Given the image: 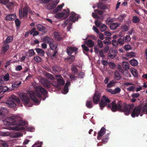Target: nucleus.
Wrapping results in <instances>:
<instances>
[{"label": "nucleus", "mask_w": 147, "mask_h": 147, "mask_svg": "<svg viewBox=\"0 0 147 147\" xmlns=\"http://www.w3.org/2000/svg\"><path fill=\"white\" fill-rule=\"evenodd\" d=\"M53 70L55 72H59L61 70L60 68L57 66L55 65L53 66L52 67Z\"/></svg>", "instance_id": "39"}, {"label": "nucleus", "mask_w": 147, "mask_h": 147, "mask_svg": "<svg viewBox=\"0 0 147 147\" xmlns=\"http://www.w3.org/2000/svg\"><path fill=\"white\" fill-rule=\"evenodd\" d=\"M58 2V1H55L49 3L47 7L48 9L50 10L54 9L56 7Z\"/></svg>", "instance_id": "17"}, {"label": "nucleus", "mask_w": 147, "mask_h": 147, "mask_svg": "<svg viewBox=\"0 0 147 147\" xmlns=\"http://www.w3.org/2000/svg\"><path fill=\"white\" fill-rule=\"evenodd\" d=\"M117 55V52L115 50L110 49L108 53V58L109 59H113Z\"/></svg>", "instance_id": "12"}, {"label": "nucleus", "mask_w": 147, "mask_h": 147, "mask_svg": "<svg viewBox=\"0 0 147 147\" xmlns=\"http://www.w3.org/2000/svg\"><path fill=\"white\" fill-rule=\"evenodd\" d=\"M19 15L20 18L22 19V18H26L28 16V12L31 13V11L29 10V8L27 6H25L23 9V10L21 9H19Z\"/></svg>", "instance_id": "6"}, {"label": "nucleus", "mask_w": 147, "mask_h": 147, "mask_svg": "<svg viewBox=\"0 0 147 147\" xmlns=\"http://www.w3.org/2000/svg\"><path fill=\"white\" fill-rule=\"evenodd\" d=\"M80 17L79 15H77L74 12H72L71 13V16L69 17V20L71 22H75L76 20L77 21L78 18Z\"/></svg>", "instance_id": "14"}, {"label": "nucleus", "mask_w": 147, "mask_h": 147, "mask_svg": "<svg viewBox=\"0 0 147 147\" xmlns=\"http://www.w3.org/2000/svg\"><path fill=\"white\" fill-rule=\"evenodd\" d=\"M15 22L16 27H19L20 26L21 24V22L20 20L18 18L16 19L15 21Z\"/></svg>", "instance_id": "53"}, {"label": "nucleus", "mask_w": 147, "mask_h": 147, "mask_svg": "<svg viewBox=\"0 0 147 147\" xmlns=\"http://www.w3.org/2000/svg\"><path fill=\"white\" fill-rule=\"evenodd\" d=\"M112 44H113V47H117L118 46V40L117 41L115 39H113L112 41Z\"/></svg>", "instance_id": "56"}, {"label": "nucleus", "mask_w": 147, "mask_h": 147, "mask_svg": "<svg viewBox=\"0 0 147 147\" xmlns=\"http://www.w3.org/2000/svg\"><path fill=\"white\" fill-rule=\"evenodd\" d=\"M106 131V129L104 127H102L100 131L98 133V136L97 139L98 140L100 139L105 134Z\"/></svg>", "instance_id": "16"}, {"label": "nucleus", "mask_w": 147, "mask_h": 147, "mask_svg": "<svg viewBox=\"0 0 147 147\" xmlns=\"http://www.w3.org/2000/svg\"><path fill=\"white\" fill-rule=\"evenodd\" d=\"M36 52L40 55L43 56L45 54V51L42 49L39 48H36L35 49Z\"/></svg>", "instance_id": "26"}, {"label": "nucleus", "mask_w": 147, "mask_h": 147, "mask_svg": "<svg viewBox=\"0 0 147 147\" xmlns=\"http://www.w3.org/2000/svg\"><path fill=\"white\" fill-rule=\"evenodd\" d=\"M115 82L113 80H112L110 81L107 85V88H111L113 86H114Z\"/></svg>", "instance_id": "46"}, {"label": "nucleus", "mask_w": 147, "mask_h": 147, "mask_svg": "<svg viewBox=\"0 0 147 147\" xmlns=\"http://www.w3.org/2000/svg\"><path fill=\"white\" fill-rule=\"evenodd\" d=\"M130 64L132 66H137L138 64L137 61L134 59L130 60L129 61Z\"/></svg>", "instance_id": "29"}, {"label": "nucleus", "mask_w": 147, "mask_h": 147, "mask_svg": "<svg viewBox=\"0 0 147 147\" xmlns=\"http://www.w3.org/2000/svg\"><path fill=\"white\" fill-rule=\"evenodd\" d=\"M49 45L51 50L53 51L58 50V43L57 42L53 40Z\"/></svg>", "instance_id": "15"}, {"label": "nucleus", "mask_w": 147, "mask_h": 147, "mask_svg": "<svg viewBox=\"0 0 147 147\" xmlns=\"http://www.w3.org/2000/svg\"><path fill=\"white\" fill-rule=\"evenodd\" d=\"M129 63L127 62H123L122 63V67L125 70H127L129 69Z\"/></svg>", "instance_id": "30"}, {"label": "nucleus", "mask_w": 147, "mask_h": 147, "mask_svg": "<svg viewBox=\"0 0 147 147\" xmlns=\"http://www.w3.org/2000/svg\"><path fill=\"white\" fill-rule=\"evenodd\" d=\"M20 99L16 96L14 95L11 96L9 100L6 102L7 105L9 107H14L16 106V103H20Z\"/></svg>", "instance_id": "4"}, {"label": "nucleus", "mask_w": 147, "mask_h": 147, "mask_svg": "<svg viewBox=\"0 0 147 147\" xmlns=\"http://www.w3.org/2000/svg\"><path fill=\"white\" fill-rule=\"evenodd\" d=\"M5 124L9 125H16V129L18 130H21L25 129L24 127L27 124L24 121L20 120V118L18 116H13L11 117L7 118L4 121Z\"/></svg>", "instance_id": "2"}, {"label": "nucleus", "mask_w": 147, "mask_h": 147, "mask_svg": "<svg viewBox=\"0 0 147 147\" xmlns=\"http://www.w3.org/2000/svg\"><path fill=\"white\" fill-rule=\"evenodd\" d=\"M142 112H146L147 114V105L146 104H145L143 106Z\"/></svg>", "instance_id": "61"}, {"label": "nucleus", "mask_w": 147, "mask_h": 147, "mask_svg": "<svg viewBox=\"0 0 147 147\" xmlns=\"http://www.w3.org/2000/svg\"><path fill=\"white\" fill-rule=\"evenodd\" d=\"M0 112L6 115L8 113V111L5 108L1 107H0Z\"/></svg>", "instance_id": "36"}, {"label": "nucleus", "mask_w": 147, "mask_h": 147, "mask_svg": "<svg viewBox=\"0 0 147 147\" xmlns=\"http://www.w3.org/2000/svg\"><path fill=\"white\" fill-rule=\"evenodd\" d=\"M75 59V56L74 55H69L68 56L65 58V60L67 61L69 64H70L74 61Z\"/></svg>", "instance_id": "19"}, {"label": "nucleus", "mask_w": 147, "mask_h": 147, "mask_svg": "<svg viewBox=\"0 0 147 147\" xmlns=\"http://www.w3.org/2000/svg\"><path fill=\"white\" fill-rule=\"evenodd\" d=\"M132 22L134 23H138L140 22V18L137 16H134L132 18Z\"/></svg>", "instance_id": "31"}, {"label": "nucleus", "mask_w": 147, "mask_h": 147, "mask_svg": "<svg viewBox=\"0 0 147 147\" xmlns=\"http://www.w3.org/2000/svg\"><path fill=\"white\" fill-rule=\"evenodd\" d=\"M85 44L87 45L90 48L93 47L94 45V43L91 39L88 40Z\"/></svg>", "instance_id": "25"}, {"label": "nucleus", "mask_w": 147, "mask_h": 147, "mask_svg": "<svg viewBox=\"0 0 147 147\" xmlns=\"http://www.w3.org/2000/svg\"><path fill=\"white\" fill-rule=\"evenodd\" d=\"M78 49L75 47H68L67 49V53L68 55H70L74 52L76 54L77 53Z\"/></svg>", "instance_id": "13"}, {"label": "nucleus", "mask_w": 147, "mask_h": 147, "mask_svg": "<svg viewBox=\"0 0 147 147\" xmlns=\"http://www.w3.org/2000/svg\"><path fill=\"white\" fill-rule=\"evenodd\" d=\"M92 15L93 17L95 19H98L100 18L97 15V14L94 13H92Z\"/></svg>", "instance_id": "64"}, {"label": "nucleus", "mask_w": 147, "mask_h": 147, "mask_svg": "<svg viewBox=\"0 0 147 147\" xmlns=\"http://www.w3.org/2000/svg\"><path fill=\"white\" fill-rule=\"evenodd\" d=\"M116 104L115 101H113L111 105L108 104V107L110 108L113 112H115L118 110H122L124 112L125 115H128L130 113V109L127 105H125L123 108V104L121 101H119Z\"/></svg>", "instance_id": "3"}, {"label": "nucleus", "mask_w": 147, "mask_h": 147, "mask_svg": "<svg viewBox=\"0 0 147 147\" xmlns=\"http://www.w3.org/2000/svg\"><path fill=\"white\" fill-rule=\"evenodd\" d=\"M131 73L134 76L137 77L138 76V73L135 69L132 70Z\"/></svg>", "instance_id": "59"}, {"label": "nucleus", "mask_w": 147, "mask_h": 147, "mask_svg": "<svg viewBox=\"0 0 147 147\" xmlns=\"http://www.w3.org/2000/svg\"><path fill=\"white\" fill-rule=\"evenodd\" d=\"M117 40L118 45L119 44L120 45H123L124 43L125 40H124L123 38H119Z\"/></svg>", "instance_id": "40"}, {"label": "nucleus", "mask_w": 147, "mask_h": 147, "mask_svg": "<svg viewBox=\"0 0 147 147\" xmlns=\"http://www.w3.org/2000/svg\"><path fill=\"white\" fill-rule=\"evenodd\" d=\"M34 59V60L37 63H39L42 60V59L40 57L37 56H35Z\"/></svg>", "instance_id": "50"}, {"label": "nucleus", "mask_w": 147, "mask_h": 147, "mask_svg": "<svg viewBox=\"0 0 147 147\" xmlns=\"http://www.w3.org/2000/svg\"><path fill=\"white\" fill-rule=\"evenodd\" d=\"M9 89L7 86H0V94H2L5 92L8 91Z\"/></svg>", "instance_id": "22"}, {"label": "nucleus", "mask_w": 147, "mask_h": 147, "mask_svg": "<svg viewBox=\"0 0 147 147\" xmlns=\"http://www.w3.org/2000/svg\"><path fill=\"white\" fill-rule=\"evenodd\" d=\"M120 25V24L117 23H113L110 24V28L112 30L116 29L117 27L119 26Z\"/></svg>", "instance_id": "23"}, {"label": "nucleus", "mask_w": 147, "mask_h": 147, "mask_svg": "<svg viewBox=\"0 0 147 147\" xmlns=\"http://www.w3.org/2000/svg\"><path fill=\"white\" fill-rule=\"evenodd\" d=\"M114 78L116 80H119L121 78V76L119 72L117 70L115 71L114 73Z\"/></svg>", "instance_id": "21"}, {"label": "nucleus", "mask_w": 147, "mask_h": 147, "mask_svg": "<svg viewBox=\"0 0 147 147\" xmlns=\"http://www.w3.org/2000/svg\"><path fill=\"white\" fill-rule=\"evenodd\" d=\"M13 5V3L12 2H9L6 5L7 7L9 9H11L12 8V6Z\"/></svg>", "instance_id": "48"}, {"label": "nucleus", "mask_w": 147, "mask_h": 147, "mask_svg": "<svg viewBox=\"0 0 147 147\" xmlns=\"http://www.w3.org/2000/svg\"><path fill=\"white\" fill-rule=\"evenodd\" d=\"M107 26L104 24H102L100 28V30L101 31L104 32L107 29Z\"/></svg>", "instance_id": "47"}, {"label": "nucleus", "mask_w": 147, "mask_h": 147, "mask_svg": "<svg viewBox=\"0 0 147 147\" xmlns=\"http://www.w3.org/2000/svg\"><path fill=\"white\" fill-rule=\"evenodd\" d=\"M142 108V106L140 105L135 108L131 113L132 117H138L140 113Z\"/></svg>", "instance_id": "9"}, {"label": "nucleus", "mask_w": 147, "mask_h": 147, "mask_svg": "<svg viewBox=\"0 0 147 147\" xmlns=\"http://www.w3.org/2000/svg\"><path fill=\"white\" fill-rule=\"evenodd\" d=\"M13 40V37L11 36H9L4 41V43H7L10 42L12 41Z\"/></svg>", "instance_id": "33"}, {"label": "nucleus", "mask_w": 147, "mask_h": 147, "mask_svg": "<svg viewBox=\"0 0 147 147\" xmlns=\"http://www.w3.org/2000/svg\"><path fill=\"white\" fill-rule=\"evenodd\" d=\"M72 73L74 75H77L78 73V69L75 65L73 66L71 69Z\"/></svg>", "instance_id": "32"}, {"label": "nucleus", "mask_w": 147, "mask_h": 147, "mask_svg": "<svg viewBox=\"0 0 147 147\" xmlns=\"http://www.w3.org/2000/svg\"><path fill=\"white\" fill-rule=\"evenodd\" d=\"M28 53L29 54V57H31L34 56L36 55L35 53L34 52V50L32 49L29 50Z\"/></svg>", "instance_id": "38"}, {"label": "nucleus", "mask_w": 147, "mask_h": 147, "mask_svg": "<svg viewBox=\"0 0 147 147\" xmlns=\"http://www.w3.org/2000/svg\"><path fill=\"white\" fill-rule=\"evenodd\" d=\"M126 16V15L125 14H122L119 16L118 18L119 21H122L124 18Z\"/></svg>", "instance_id": "54"}, {"label": "nucleus", "mask_w": 147, "mask_h": 147, "mask_svg": "<svg viewBox=\"0 0 147 147\" xmlns=\"http://www.w3.org/2000/svg\"><path fill=\"white\" fill-rule=\"evenodd\" d=\"M109 134L108 133L107 134L103 137V138L101 141L102 144H105L108 142V140L109 138Z\"/></svg>", "instance_id": "24"}, {"label": "nucleus", "mask_w": 147, "mask_h": 147, "mask_svg": "<svg viewBox=\"0 0 147 147\" xmlns=\"http://www.w3.org/2000/svg\"><path fill=\"white\" fill-rule=\"evenodd\" d=\"M98 7L100 9H105L107 8V6L104 3L99 2L98 4Z\"/></svg>", "instance_id": "28"}, {"label": "nucleus", "mask_w": 147, "mask_h": 147, "mask_svg": "<svg viewBox=\"0 0 147 147\" xmlns=\"http://www.w3.org/2000/svg\"><path fill=\"white\" fill-rule=\"evenodd\" d=\"M42 40L44 42L48 43L49 44L53 40L51 37L46 36L42 38Z\"/></svg>", "instance_id": "20"}, {"label": "nucleus", "mask_w": 147, "mask_h": 147, "mask_svg": "<svg viewBox=\"0 0 147 147\" xmlns=\"http://www.w3.org/2000/svg\"><path fill=\"white\" fill-rule=\"evenodd\" d=\"M21 84V82H14L12 85V87H17L19 86Z\"/></svg>", "instance_id": "51"}, {"label": "nucleus", "mask_w": 147, "mask_h": 147, "mask_svg": "<svg viewBox=\"0 0 147 147\" xmlns=\"http://www.w3.org/2000/svg\"><path fill=\"white\" fill-rule=\"evenodd\" d=\"M56 78L57 81H53L51 84L55 87L59 88L64 85L65 82L63 78L61 76L57 75Z\"/></svg>", "instance_id": "5"}, {"label": "nucleus", "mask_w": 147, "mask_h": 147, "mask_svg": "<svg viewBox=\"0 0 147 147\" xmlns=\"http://www.w3.org/2000/svg\"><path fill=\"white\" fill-rule=\"evenodd\" d=\"M36 26L38 30L40 31H42L45 29V27L40 24H38Z\"/></svg>", "instance_id": "35"}, {"label": "nucleus", "mask_w": 147, "mask_h": 147, "mask_svg": "<svg viewBox=\"0 0 147 147\" xmlns=\"http://www.w3.org/2000/svg\"><path fill=\"white\" fill-rule=\"evenodd\" d=\"M63 11L65 12H62L57 14L56 15V17L58 19H63L68 17L69 14L70 10L68 9L67 10L64 9Z\"/></svg>", "instance_id": "7"}, {"label": "nucleus", "mask_w": 147, "mask_h": 147, "mask_svg": "<svg viewBox=\"0 0 147 147\" xmlns=\"http://www.w3.org/2000/svg\"><path fill=\"white\" fill-rule=\"evenodd\" d=\"M121 28L122 31L124 32L127 31L129 30V27L125 24L121 26Z\"/></svg>", "instance_id": "37"}, {"label": "nucleus", "mask_w": 147, "mask_h": 147, "mask_svg": "<svg viewBox=\"0 0 147 147\" xmlns=\"http://www.w3.org/2000/svg\"><path fill=\"white\" fill-rule=\"evenodd\" d=\"M3 78L4 81H7L9 80V75L8 73H7L3 76Z\"/></svg>", "instance_id": "57"}, {"label": "nucleus", "mask_w": 147, "mask_h": 147, "mask_svg": "<svg viewBox=\"0 0 147 147\" xmlns=\"http://www.w3.org/2000/svg\"><path fill=\"white\" fill-rule=\"evenodd\" d=\"M121 91V89L119 87H117L115 89L113 90V94H116L119 93Z\"/></svg>", "instance_id": "49"}, {"label": "nucleus", "mask_w": 147, "mask_h": 147, "mask_svg": "<svg viewBox=\"0 0 147 147\" xmlns=\"http://www.w3.org/2000/svg\"><path fill=\"white\" fill-rule=\"evenodd\" d=\"M35 93L32 91H29L27 93H22L20 94V98L26 106L31 107L33 105V104L30 102V97L34 102L37 103L38 102V100L36 96L39 98H40L42 97V95L45 97L47 96L48 92L41 86H37L35 88Z\"/></svg>", "instance_id": "1"}, {"label": "nucleus", "mask_w": 147, "mask_h": 147, "mask_svg": "<svg viewBox=\"0 0 147 147\" xmlns=\"http://www.w3.org/2000/svg\"><path fill=\"white\" fill-rule=\"evenodd\" d=\"M82 47L83 48L84 52V51H85L86 52H88L89 51V49L85 45H82Z\"/></svg>", "instance_id": "55"}, {"label": "nucleus", "mask_w": 147, "mask_h": 147, "mask_svg": "<svg viewBox=\"0 0 147 147\" xmlns=\"http://www.w3.org/2000/svg\"><path fill=\"white\" fill-rule=\"evenodd\" d=\"M16 16L15 14H11L7 15L5 17V19L6 20L12 21L16 19Z\"/></svg>", "instance_id": "18"}, {"label": "nucleus", "mask_w": 147, "mask_h": 147, "mask_svg": "<svg viewBox=\"0 0 147 147\" xmlns=\"http://www.w3.org/2000/svg\"><path fill=\"white\" fill-rule=\"evenodd\" d=\"M9 48V45H4L2 47V51L5 53L8 50Z\"/></svg>", "instance_id": "34"}, {"label": "nucleus", "mask_w": 147, "mask_h": 147, "mask_svg": "<svg viewBox=\"0 0 147 147\" xmlns=\"http://www.w3.org/2000/svg\"><path fill=\"white\" fill-rule=\"evenodd\" d=\"M140 96V94L139 93H133L131 95V96L133 98H137Z\"/></svg>", "instance_id": "62"}, {"label": "nucleus", "mask_w": 147, "mask_h": 147, "mask_svg": "<svg viewBox=\"0 0 147 147\" xmlns=\"http://www.w3.org/2000/svg\"><path fill=\"white\" fill-rule=\"evenodd\" d=\"M97 44L100 48H102L103 46V43L102 41L99 39L97 40Z\"/></svg>", "instance_id": "63"}, {"label": "nucleus", "mask_w": 147, "mask_h": 147, "mask_svg": "<svg viewBox=\"0 0 147 147\" xmlns=\"http://www.w3.org/2000/svg\"><path fill=\"white\" fill-rule=\"evenodd\" d=\"M102 97L103 99L101 100L100 103V106L101 110H102L103 108L107 105V103L110 102V101L108 97L104 95Z\"/></svg>", "instance_id": "8"}, {"label": "nucleus", "mask_w": 147, "mask_h": 147, "mask_svg": "<svg viewBox=\"0 0 147 147\" xmlns=\"http://www.w3.org/2000/svg\"><path fill=\"white\" fill-rule=\"evenodd\" d=\"M101 94L99 92L96 91L93 97V102L95 104H97L100 101Z\"/></svg>", "instance_id": "10"}, {"label": "nucleus", "mask_w": 147, "mask_h": 147, "mask_svg": "<svg viewBox=\"0 0 147 147\" xmlns=\"http://www.w3.org/2000/svg\"><path fill=\"white\" fill-rule=\"evenodd\" d=\"M123 38H124L125 41L126 42H128L130 41L131 39V38L129 35H126L123 36Z\"/></svg>", "instance_id": "44"}, {"label": "nucleus", "mask_w": 147, "mask_h": 147, "mask_svg": "<svg viewBox=\"0 0 147 147\" xmlns=\"http://www.w3.org/2000/svg\"><path fill=\"white\" fill-rule=\"evenodd\" d=\"M46 77L48 79H49L51 80H52L54 79V77L53 76L49 73H47L45 75Z\"/></svg>", "instance_id": "43"}, {"label": "nucleus", "mask_w": 147, "mask_h": 147, "mask_svg": "<svg viewBox=\"0 0 147 147\" xmlns=\"http://www.w3.org/2000/svg\"><path fill=\"white\" fill-rule=\"evenodd\" d=\"M9 1V0H0V3L6 5Z\"/></svg>", "instance_id": "60"}, {"label": "nucleus", "mask_w": 147, "mask_h": 147, "mask_svg": "<svg viewBox=\"0 0 147 147\" xmlns=\"http://www.w3.org/2000/svg\"><path fill=\"white\" fill-rule=\"evenodd\" d=\"M54 35L55 38L57 40H61L62 38L58 32H55L54 33Z\"/></svg>", "instance_id": "27"}, {"label": "nucleus", "mask_w": 147, "mask_h": 147, "mask_svg": "<svg viewBox=\"0 0 147 147\" xmlns=\"http://www.w3.org/2000/svg\"><path fill=\"white\" fill-rule=\"evenodd\" d=\"M109 67L113 69H114L116 67V66L113 62H110L109 63Z\"/></svg>", "instance_id": "52"}, {"label": "nucleus", "mask_w": 147, "mask_h": 147, "mask_svg": "<svg viewBox=\"0 0 147 147\" xmlns=\"http://www.w3.org/2000/svg\"><path fill=\"white\" fill-rule=\"evenodd\" d=\"M86 105L89 108H91L92 107V103L90 101L88 100L86 101Z\"/></svg>", "instance_id": "42"}, {"label": "nucleus", "mask_w": 147, "mask_h": 147, "mask_svg": "<svg viewBox=\"0 0 147 147\" xmlns=\"http://www.w3.org/2000/svg\"><path fill=\"white\" fill-rule=\"evenodd\" d=\"M23 134L22 133H16L13 134L12 135V136L13 138H17L22 136H23Z\"/></svg>", "instance_id": "41"}, {"label": "nucleus", "mask_w": 147, "mask_h": 147, "mask_svg": "<svg viewBox=\"0 0 147 147\" xmlns=\"http://www.w3.org/2000/svg\"><path fill=\"white\" fill-rule=\"evenodd\" d=\"M40 82L46 88H49L51 87L50 82L46 79L42 78L40 80Z\"/></svg>", "instance_id": "11"}, {"label": "nucleus", "mask_w": 147, "mask_h": 147, "mask_svg": "<svg viewBox=\"0 0 147 147\" xmlns=\"http://www.w3.org/2000/svg\"><path fill=\"white\" fill-rule=\"evenodd\" d=\"M94 23L98 27H99L101 25V22L98 20H97L94 21Z\"/></svg>", "instance_id": "58"}, {"label": "nucleus", "mask_w": 147, "mask_h": 147, "mask_svg": "<svg viewBox=\"0 0 147 147\" xmlns=\"http://www.w3.org/2000/svg\"><path fill=\"white\" fill-rule=\"evenodd\" d=\"M107 24H109L110 23H112L114 21L113 19L110 17L108 18L106 20Z\"/></svg>", "instance_id": "45"}]
</instances>
